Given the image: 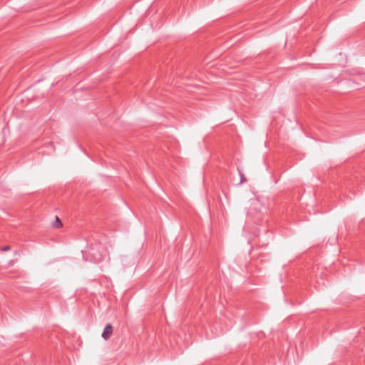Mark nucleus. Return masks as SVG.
<instances>
[{
	"label": "nucleus",
	"instance_id": "nucleus-1",
	"mask_svg": "<svg viewBox=\"0 0 365 365\" xmlns=\"http://www.w3.org/2000/svg\"><path fill=\"white\" fill-rule=\"evenodd\" d=\"M86 257L96 263L102 262L108 256V252L104 245L100 242L91 245L86 251Z\"/></svg>",
	"mask_w": 365,
	"mask_h": 365
},
{
	"label": "nucleus",
	"instance_id": "nucleus-2",
	"mask_svg": "<svg viewBox=\"0 0 365 365\" xmlns=\"http://www.w3.org/2000/svg\"><path fill=\"white\" fill-rule=\"evenodd\" d=\"M113 326L110 324H107L101 335L103 339L105 340L109 339L113 334Z\"/></svg>",
	"mask_w": 365,
	"mask_h": 365
},
{
	"label": "nucleus",
	"instance_id": "nucleus-3",
	"mask_svg": "<svg viewBox=\"0 0 365 365\" xmlns=\"http://www.w3.org/2000/svg\"><path fill=\"white\" fill-rule=\"evenodd\" d=\"M52 226L56 229H58L63 226V224L59 217H56V220L53 222Z\"/></svg>",
	"mask_w": 365,
	"mask_h": 365
},
{
	"label": "nucleus",
	"instance_id": "nucleus-4",
	"mask_svg": "<svg viewBox=\"0 0 365 365\" xmlns=\"http://www.w3.org/2000/svg\"><path fill=\"white\" fill-rule=\"evenodd\" d=\"M11 250V247H10V246H9V245L4 246V247H2L1 248V250L2 252H6V251H9V250Z\"/></svg>",
	"mask_w": 365,
	"mask_h": 365
},
{
	"label": "nucleus",
	"instance_id": "nucleus-5",
	"mask_svg": "<svg viewBox=\"0 0 365 365\" xmlns=\"http://www.w3.org/2000/svg\"><path fill=\"white\" fill-rule=\"evenodd\" d=\"M246 181V179L243 175H241V182Z\"/></svg>",
	"mask_w": 365,
	"mask_h": 365
}]
</instances>
